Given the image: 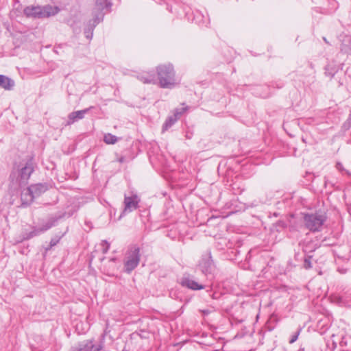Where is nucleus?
<instances>
[{
  "instance_id": "12",
  "label": "nucleus",
  "mask_w": 351,
  "mask_h": 351,
  "mask_svg": "<svg viewBox=\"0 0 351 351\" xmlns=\"http://www.w3.org/2000/svg\"><path fill=\"white\" fill-rule=\"evenodd\" d=\"M91 108L92 107L70 113L68 116V120L66 125H69L82 119Z\"/></svg>"
},
{
  "instance_id": "1",
  "label": "nucleus",
  "mask_w": 351,
  "mask_h": 351,
  "mask_svg": "<svg viewBox=\"0 0 351 351\" xmlns=\"http://www.w3.org/2000/svg\"><path fill=\"white\" fill-rule=\"evenodd\" d=\"M35 167L32 156H27L14 165L10 175L9 184V192L12 195H17L21 189L27 184Z\"/></svg>"
},
{
  "instance_id": "10",
  "label": "nucleus",
  "mask_w": 351,
  "mask_h": 351,
  "mask_svg": "<svg viewBox=\"0 0 351 351\" xmlns=\"http://www.w3.org/2000/svg\"><path fill=\"white\" fill-rule=\"evenodd\" d=\"M139 202L140 198L136 194H132L131 196L125 195L123 213H131L136 210Z\"/></svg>"
},
{
  "instance_id": "16",
  "label": "nucleus",
  "mask_w": 351,
  "mask_h": 351,
  "mask_svg": "<svg viewBox=\"0 0 351 351\" xmlns=\"http://www.w3.org/2000/svg\"><path fill=\"white\" fill-rule=\"evenodd\" d=\"M15 86L14 81L8 77V76H5L4 75H0V87L7 90H12L14 86Z\"/></svg>"
},
{
  "instance_id": "8",
  "label": "nucleus",
  "mask_w": 351,
  "mask_h": 351,
  "mask_svg": "<svg viewBox=\"0 0 351 351\" xmlns=\"http://www.w3.org/2000/svg\"><path fill=\"white\" fill-rule=\"evenodd\" d=\"M199 267L201 271L206 275L213 272L215 265L212 259L210 252L202 256L199 263Z\"/></svg>"
},
{
  "instance_id": "17",
  "label": "nucleus",
  "mask_w": 351,
  "mask_h": 351,
  "mask_svg": "<svg viewBox=\"0 0 351 351\" xmlns=\"http://www.w3.org/2000/svg\"><path fill=\"white\" fill-rule=\"evenodd\" d=\"M335 302L341 306L351 308V294L335 297Z\"/></svg>"
},
{
  "instance_id": "29",
  "label": "nucleus",
  "mask_w": 351,
  "mask_h": 351,
  "mask_svg": "<svg viewBox=\"0 0 351 351\" xmlns=\"http://www.w3.org/2000/svg\"><path fill=\"white\" fill-rule=\"evenodd\" d=\"M202 312L204 315H208L210 313L208 310H203Z\"/></svg>"
},
{
  "instance_id": "4",
  "label": "nucleus",
  "mask_w": 351,
  "mask_h": 351,
  "mask_svg": "<svg viewBox=\"0 0 351 351\" xmlns=\"http://www.w3.org/2000/svg\"><path fill=\"white\" fill-rule=\"evenodd\" d=\"M326 219V217L322 213H308L304 216L305 227L311 232H319Z\"/></svg>"
},
{
  "instance_id": "24",
  "label": "nucleus",
  "mask_w": 351,
  "mask_h": 351,
  "mask_svg": "<svg viewBox=\"0 0 351 351\" xmlns=\"http://www.w3.org/2000/svg\"><path fill=\"white\" fill-rule=\"evenodd\" d=\"M343 127L345 130H348L351 127V112L348 119L343 123Z\"/></svg>"
},
{
  "instance_id": "14",
  "label": "nucleus",
  "mask_w": 351,
  "mask_h": 351,
  "mask_svg": "<svg viewBox=\"0 0 351 351\" xmlns=\"http://www.w3.org/2000/svg\"><path fill=\"white\" fill-rule=\"evenodd\" d=\"M31 191L34 197L41 195L48 190V185L46 183H38L29 186Z\"/></svg>"
},
{
  "instance_id": "5",
  "label": "nucleus",
  "mask_w": 351,
  "mask_h": 351,
  "mask_svg": "<svg viewBox=\"0 0 351 351\" xmlns=\"http://www.w3.org/2000/svg\"><path fill=\"white\" fill-rule=\"evenodd\" d=\"M140 249L138 247H132L125 254L124 260V269L128 274L131 273L139 264Z\"/></svg>"
},
{
  "instance_id": "25",
  "label": "nucleus",
  "mask_w": 351,
  "mask_h": 351,
  "mask_svg": "<svg viewBox=\"0 0 351 351\" xmlns=\"http://www.w3.org/2000/svg\"><path fill=\"white\" fill-rule=\"evenodd\" d=\"M83 342L77 345V346H73L71 348L70 351H83Z\"/></svg>"
},
{
  "instance_id": "2",
  "label": "nucleus",
  "mask_w": 351,
  "mask_h": 351,
  "mask_svg": "<svg viewBox=\"0 0 351 351\" xmlns=\"http://www.w3.org/2000/svg\"><path fill=\"white\" fill-rule=\"evenodd\" d=\"M157 80L162 88L171 89L177 84L176 72L171 64H160L156 67Z\"/></svg>"
},
{
  "instance_id": "19",
  "label": "nucleus",
  "mask_w": 351,
  "mask_h": 351,
  "mask_svg": "<svg viewBox=\"0 0 351 351\" xmlns=\"http://www.w3.org/2000/svg\"><path fill=\"white\" fill-rule=\"evenodd\" d=\"M178 120L173 114L169 116L166 119L162 126V131L167 130L170 128Z\"/></svg>"
},
{
  "instance_id": "9",
  "label": "nucleus",
  "mask_w": 351,
  "mask_h": 351,
  "mask_svg": "<svg viewBox=\"0 0 351 351\" xmlns=\"http://www.w3.org/2000/svg\"><path fill=\"white\" fill-rule=\"evenodd\" d=\"M112 6L111 0H96L95 5L93 10V16L96 14H102V20L106 12L110 11Z\"/></svg>"
},
{
  "instance_id": "26",
  "label": "nucleus",
  "mask_w": 351,
  "mask_h": 351,
  "mask_svg": "<svg viewBox=\"0 0 351 351\" xmlns=\"http://www.w3.org/2000/svg\"><path fill=\"white\" fill-rule=\"evenodd\" d=\"M60 239V238H58V237L51 239L50 241V243H49L50 247H52L56 245L57 243L59 242Z\"/></svg>"
},
{
  "instance_id": "23",
  "label": "nucleus",
  "mask_w": 351,
  "mask_h": 351,
  "mask_svg": "<svg viewBox=\"0 0 351 351\" xmlns=\"http://www.w3.org/2000/svg\"><path fill=\"white\" fill-rule=\"evenodd\" d=\"M311 259V256H308L306 257L304 260V267L306 269H311L312 267Z\"/></svg>"
},
{
  "instance_id": "30",
  "label": "nucleus",
  "mask_w": 351,
  "mask_h": 351,
  "mask_svg": "<svg viewBox=\"0 0 351 351\" xmlns=\"http://www.w3.org/2000/svg\"><path fill=\"white\" fill-rule=\"evenodd\" d=\"M125 161V158L123 157H121L119 159V162L122 163Z\"/></svg>"
},
{
  "instance_id": "15",
  "label": "nucleus",
  "mask_w": 351,
  "mask_h": 351,
  "mask_svg": "<svg viewBox=\"0 0 351 351\" xmlns=\"http://www.w3.org/2000/svg\"><path fill=\"white\" fill-rule=\"evenodd\" d=\"M137 78L144 84H156L157 79L153 72H145L139 74Z\"/></svg>"
},
{
  "instance_id": "3",
  "label": "nucleus",
  "mask_w": 351,
  "mask_h": 351,
  "mask_svg": "<svg viewBox=\"0 0 351 351\" xmlns=\"http://www.w3.org/2000/svg\"><path fill=\"white\" fill-rule=\"evenodd\" d=\"M60 12L58 6L46 5L44 6L30 5L24 8V14L28 18L43 19L55 16Z\"/></svg>"
},
{
  "instance_id": "13",
  "label": "nucleus",
  "mask_w": 351,
  "mask_h": 351,
  "mask_svg": "<svg viewBox=\"0 0 351 351\" xmlns=\"http://www.w3.org/2000/svg\"><path fill=\"white\" fill-rule=\"evenodd\" d=\"M19 194H21V199L23 205L29 204L31 202H33L34 199L35 198L33 193L31 191V189L29 186L23 189V190L22 189H21L16 196H18Z\"/></svg>"
},
{
  "instance_id": "21",
  "label": "nucleus",
  "mask_w": 351,
  "mask_h": 351,
  "mask_svg": "<svg viewBox=\"0 0 351 351\" xmlns=\"http://www.w3.org/2000/svg\"><path fill=\"white\" fill-rule=\"evenodd\" d=\"M325 73L330 76V77H333L335 75V74L336 73V72L337 71L338 69H337L336 67L333 66L332 64H328L326 68H325Z\"/></svg>"
},
{
  "instance_id": "6",
  "label": "nucleus",
  "mask_w": 351,
  "mask_h": 351,
  "mask_svg": "<svg viewBox=\"0 0 351 351\" xmlns=\"http://www.w3.org/2000/svg\"><path fill=\"white\" fill-rule=\"evenodd\" d=\"M71 215H72V213H69L67 215V217H69L71 216ZM66 216V213H64L60 214L57 216L51 217L42 227L34 228L33 230H32L31 232H29L28 233H26L25 237H24V239H30L34 237H36V236L45 232V231L48 230L51 227L55 226L56 222L58 219H60L62 217H64Z\"/></svg>"
},
{
  "instance_id": "18",
  "label": "nucleus",
  "mask_w": 351,
  "mask_h": 351,
  "mask_svg": "<svg viewBox=\"0 0 351 351\" xmlns=\"http://www.w3.org/2000/svg\"><path fill=\"white\" fill-rule=\"evenodd\" d=\"M101 345H94L92 341L83 342V351H101Z\"/></svg>"
},
{
  "instance_id": "20",
  "label": "nucleus",
  "mask_w": 351,
  "mask_h": 351,
  "mask_svg": "<svg viewBox=\"0 0 351 351\" xmlns=\"http://www.w3.org/2000/svg\"><path fill=\"white\" fill-rule=\"evenodd\" d=\"M104 141L107 144H114L117 141V137L108 133L104 135Z\"/></svg>"
},
{
  "instance_id": "31",
  "label": "nucleus",
  "mask_w": 351,
  "mask_h": 351,
  "mask_svg": "<svg viewBox=\"0 0 351 351\" xmlns=\"http://www.w3.org/2000/svg\"><path fill=\"white\" fill-rule=\"evenodd\" d=\"M108 248H109V245L108 244V246L105 249L103 250L104 253H106Z\"/></svg>"
},
{
  "instance_id": "28",
  "label": "nucleus",
  "mask_w": 351,
  "mask_h": 351,
  "mask_svg": "<svg viewBox=\"0 0 351 351\" xmlns=\"http://www.w3.org/2000/svg\"><path fill=\"white\" fill-rule=\"evenodd\" d=\"M336 167L339 171H343V165L341 162H337L336 165Z\"/></svg>"
},
{
  "instance_id": "22",
  "label": "nucleus",
  "mask_w": 351,
  "mask_h": 351,
  "mask_svg": "<svg viewBox=\"0 0 351 351\" xmlns=\"http://www.w3.org/2000/svg\"><path fill=\"white\" fill-rule=\"evenodd\" d=\"M188 109V106L182 107L180 108H176L173 110V114L179 119L180 117L187 111Z\"/></svg>"
},
{
  "instance_id": "11",
  "label": "nucleus",
  "mask_w": 351,
  "mask_h": 351,
  "mask_svg": "<svg viewBox=\"0 0 351 351\" xmlns=\"http://www.w3.org/2000/svg\"><path fill=\"white\" fill-rule=\"evenodd\" d=\"M102 14H96V17L93 16V20H90L84 28V35L88 40H91L93 36V31L95 27L102 21Z\"/></svg>"
},
{
  "instance_id": "32",
  "label": "nucleus",
  "mask_w": 351,
  "mask_h": 351,
  "mask_svg": "<svg viewBox=\"0 0 351 351\" xmlns=\"http://www.w3.org/2000/svg\"><path fill=\"white\" fill-rule=\"evenodd\" d=\"M300 351H304V349H300Z\"/></svg>"
},
{
  "instance_id": "7",
  "label": "nucleus",
  "mask_w": 351,
  "mask_h": 351,
  "mask_svg": "<svg viewBox=\"0 0 351 351\" xmlns=\"http://www.w3.org/2000/svg\"><path fill=\"white\" fill-rule=\"evenodd\" d=\"M180 284L187 289L197 291L204 289V286L195 281L193 276L189 274H184L180 280Z\"/></svg>"
},
{
  "instance_id": "27",
  "label": "nucleus",
  "mask_w": 351,
  "mask_h": 351,
  "mask_svg": "<svg viewBox=\"0 0 351 351\" xmlns=\"http://www.w3.org/2000/svg\"><path fill=\"white\" fill-rule=\"evenodd\" d=\"M298 335H299V332H297V333H295V335H293L291 337V339L289 340V343H294L295 341H297V339H298Z\"/></svg>"
}]
</instances>
